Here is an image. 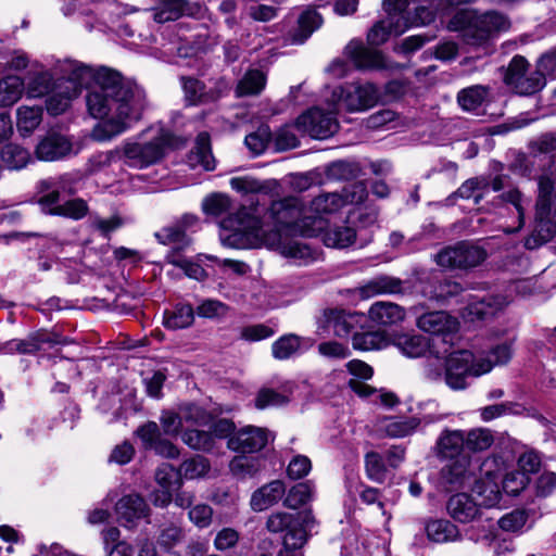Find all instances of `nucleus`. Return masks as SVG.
Instances as JSON below:
<instances>
[{"label": "nucleus", "mask_w": 556, "mask_h": 556, "mask_svg": "<svg viewBox=\"0 0 556 556\" xmlns=\"http://www.w3.org/2000/svg\"><path fill=\"white\" fill-rule=\"evenodd\" d=\"M378 93L372 84L352 83L336 87L331 92V104L349 112L366 111L375 105Z\"/></svg>", "instance_id": "ddd939ff"}, {"label": "nucleus", "mask_w": 556, "mask_h": 556, "mask_svg": "<svg viewBox=\"0 0 556 556\" xmlns=\"http://www.w3.org/2000/svg\"><path fill=\"white\" fill-rule=\"evenodd\" d=\"M286 493L285 483L274 480L253 492L250 501L254 511H263L278 503Z\"/></svg>", "instance_id": "b1692460"}, {"label": "nucleus", "mask_w": 556, "mask_h": 556, "mask_svg": "<svg viewBox=\"0 0 556 556\" xmlns=\"http://www.w3.org/2000/svg\"><path fill=\"white\" fill-rule=\"evenodd\" d=\"M556 166L539 179L533 229L525 240V247L533 250L548 242L556 233Z\"/></svg>", "instance_id": "20e7f679"}, {"label": "nucleus", "mask_w": 556, "mask_h": 556, "mask_svg": "<svg viewBox=\"0 0 556 556\" xmlns=\"http://www.w3.org/2000/svg\"><path fill=\"white\" fill-rule=\"evenodd\" d=\"M269 216L275 229L267 232L261 220L241 207L220 222V241L225 247L249 249L265 245L300 265L316 260L317 253L293 235L316 237L326 226L321 217L307 215L296 197H288L271 203Z\"/></svg>", "instance_id": "f257e3e1"}, {"label": "nucleus", "mask_w": 556, "mask_h": 556, "mask_svg": "<svg viewBox=\"0 0 556 556\" xmlns=\"http://www.w3.org/2000/svg\"><path fill=\"white\" fill-rule=\"evenodd\" d=\"M486 258V251L470 242H458L441 250L435 255L438 265L453 269H469L479 266Z\"/></svg>", "instance_id": "2eb2a0df"}, {"label": "nucleus", "mask_w": 556, "mask_h": 556, "mask_svg": "<svg viewBox=\"0 0 556 556\" xmlns=\"http://www.w3.org/2000/svg\"><path fill=\"white\" fill-rule=\"evenodd\" d=\"M480 471L482 479L473 488V492L480 497L479 505L492 507L501 500L500 479L502 477V459L496 456L485 458Z\"/></svg>", "instance_id": "dca6fc26"}, {"label": "nucleus", "mask_w": 556, "mask_h": 556, "mask_svg": "<svg viewBox=\"0 0 556 556\" xmlns=\"http://www.w3.org/2000/svg\"><path fill=\"white\" fill-rule=\"evenodd\" d=\"M43 110L40 105H21L16 109V128L21 136H30L41 124Z\"/></svg>", "instance_id": "72a5a7b5"}, {"label": "nucleus", "mask_w": 556, "mask_h": 556, "mask_svg": "<svg viewBox=\"0 0 556 556\" xmlns=\"http://www.w3.org/2000/svg\"><path fill=\"white\" fill-rule=\"evenodd\" d=\"M228 306L218 300H205L197 307V314L203 318H219L227 314Z\"/></svg>", "instance_id": "69168bd1"}, {"label": "nucleus", "mask_w": 556, "mask_h": 556, "mask_svg": "<svg viewBox=\"0 0 556 556\" xmlns=\"http://www.w3.org/2000/svg\"><path fill=\"white\" fill-rule=\"evenodd\" d=\"M189 520L198 528H207L212 523L213 509L210 505L198 504L190 508Z\"/></svg>", "instance_id": "0e129e2a"}, {"label": "nucleus", "mask_w": 556, "mask_h": 556, "mask_svg": "<svg viewBox=\"0 0 556 556\" xmlns=\"http://www.w3.org/2000/svg\"><path fill=\"white\" fill-rule=\"evenodd\" d=\"M447 511L450 516L462 523H467L478 516L479 504L468 494L458 493L453 495L447 502Z\"/></svg>", "instance_id": "cd10ccee"}, {"label": "nucleus", "mask_w": 556, "mask_h": 556, "mask_svg": "<svg viewBox=\"0 0 556 556\" xmlns=\"http://www.w3.org/2000/svg\"><path fill=\"white\" fill-rule=\"evenodd\" d=\"M486 96L488 89L483 86L476 85L459 91L457 96V101L463 110L473 111L483 103Z\"/></svg>", "instance_id": "de8ad7c7"}, {"label": "nucleus", "mask_w": 556, "mask_h": 556, "mask_svg": "<svg viewBox=\"0 0 556 556\" xmlns=\"http://www.w3.org/2000/svg\"><path fill=\"white\" fill-rule=\"evenodd\" d=\"M326 330L330 334L344 338L348 337L355 323V317L341 309H330L325 314Z\"/></svg>", "instance_id": "e433bc0d"}, {"label": "nucleus", "mask_w": 556, "mask_h": 556, "mask_svg": "<svg viewBox=\"0 0 556 556\" xmlns=\"http://www.w3.org/2000/svg\"><path fill=\"white\" fill-rule=\"evenodd\" d=\"M194 309L190 304H179L164 315V326L170 330L188 328L193 324Z\"/></svg>", "instance_id": "ea45409f"}, {"label": "nucleus", "mask_w": 556, "mask_h": 556, "mask_svg": "<svg viewBox=\"0 0 556 556\" xmlns=\"http://www.w3.org/2000/svg\"><path fill=\"white\" fill-rule=\"evenodd\" d=\"M365 469L367 477L378 483L384 481L387 467L382 456L377 452H369L365 455Z\"/></svg>", "instance_id": "5fc2aeb1"}, {"label": "nucleus", "mask_w": 556, "mask_h": 556, "mask_svg": "<svg viewBox=\"0 0 556 556\" xmlns=\"http://www.w3.org/2000/svg\"><path fill=\"white\" fill-rule=\"evenodd\" d=\"M115 513L119 523L126 529H135L139 521L149 522L151 509L146 500L139 494L124 495L115 505Z\"/></svg>", "instance_id": "6ab92c4d"}, {"label": "nucleus", "mask_w": 556, "mask_h": 556, "mask_svg": "<svg viewBox=\"0 0 556 556\" xmlns=\"http://www.w3.org/2000/svg\"><path fill=\"white\" fill-rule=\"evenodd\" d=\"M312 470V462L305 455H294L288 466L287 475L292 480H299L306 477Z\"/></svg>", "instance_id": "bf43d9fd"}, {"label": "nucleus", "mask_w": 556, "mask_h": 556, "mask_svg": "<svg viewBox=\"0 0 556 556\" xmlns=\"http://www.w3.org/2000/svg\"><path fill=\"white\" fill-rule=\"evenodd\" d=\"M211 469L207 458L195 455L186 459L179 467L178 475L185 479L193 480L205 477Z\"/></svg>", "instance_id": "49530a36"}, {"label": "nucleus", "mask_w": 556, "mask_h": 556, "mask_svg": "<svg viewBox=\"0 0 556 556\" xmlns=\"http://www.w3.org/2000/svg\"><path fill=\"white\" fill-rule=\"evenodd\" d=\"M511 355V344L507 342L488 353L473 354L467 350L452 352L445 361V383L453 390H464L468 386V378L490 372L494 366L506 364Z\"/></svg>", "instance_id": "7ed1b4c3"}, {"label": "nucleus", "mask_w": 556, "mask_h": 556, "mask_svg": "<svg viewBox=\"0 0 556 556\" xmlns=\"http://www.w3.org/2000/svg\"><path fill=\"white\" fill-rule=\"evenodd\" d=\"M531 291L528 281H517L508 287L507 293L490 294L471 301L465 308L463 317L468 321L483 320L502 312L514 300L513 294L526 295Z\"/></svg>", "instance_id": "9b49d317"}, {"label": "nucleus", "mask_w": 556, "mask_h": 556, "mask_svg": "<svg viewBox=\"0 0 556 556\" xmlns=\"http://www.w3.org/2000/svg\"><path fill=\"white\" fill-rule=\"evenodd\" d=\"M471 476L469 459L463 456L442 468L441 482L450 490L457 489L469 482Z\"/></svg>", "instance_id": "a878e982"}, {"label": "nucleus", "mask_w": 556, "mask_h": 556, "mask_svg": "<svg viewBox=\"0 0 556 556\" xmlns=\"http://www.w3.org/2000/svg\"><path fill=\"white\" fill-rule=\"evenodd\" d=\"M166 261L184 270L186 276L195 279L203 280L206 277V273L203 267L199 264L190 262L184 258L178 252L172 251L166 255Z\"/></svg>", "instance_id": "603ef678"}, {"label": "nucleus", "mask_w": 556, "mask_h": 556, "mask_svg": "<svg viewBox=\"0 0 556 556\" xmlns=\"http://www.w3.org/2000/svg\"><path fill=\"white\" fill-rule=\"evenodd\" d=\"M323 24V17L315 10L304 11L298 21V28L292 36V43H303Z\"/></svg>", "instance_id": "58836bf2"}, {"label": "nucleus", "mask_w": 556, "mask_h": 556, "mask_svg": "<svg viewBox=\"0 0 556 556\" xmlns=\"http://www.w3.org/2000/svg\"><path fill=\"white\" fill-rule=\"evenodd\" d=\"M178 412L182 424L202 426L208 420V414L202 407L194 404H182L178 407Z\"/></svg>", "instance_id": "13d9d810"}, {"label": "nucleus", "mask_w": 556, "mask_h": 556, "mask_svg": "<svg viewBox=\"0 0 556 556\" xmlns=\"http://www.w3.org/2000/svg\"><path fill=\"white\" fill-rule=\"evenodd\" d=\"M316 237H321L326 247L334 249H344L350 247L356 238L355 230L350 226H332L329 227L328 220L326 226Z\"/></svg>", "instance_id": "c756f323"}, {"label": "nucleus", "mask_w": 556, "mask_h": 556, "mask_svg": "<svg viewBox=\"0 0 556 556\" xmlns=\"http://www.w3.org/2000/svg\"><path fill=\"white\" fill-rule=\"evenodd\" d=\"M345 54L359 70H388L391 67L380 51L366 48L358 40L350 41L345 47Z\"/></svg>", "instance_id": "4be33fe9"}, {"label": "nucleus", "mask_w": 556, "mask_h": 556, "mask_svg": "<svg viewBox=\"0 0 556 556\" xmlns=\"http://www.w3.org/2000/svg\"><path fill=\"white\" fill-rule=\"evenodd\" d=\"M315 486L311 481L293 485L287 493L283 504L291 509H298L313 500Z\"/></svg>", "instance_id": "37998d69"}, {"label": "nucleus", "mask_w": 556, "mask_h": 556, "mask_svg": "<svg viewBox=\"0 0 556 556\" xmlns=\"http://www.w3.org/2000/svg\"><path fill=\"white\" fill-rule=\"evenodd\" d=\"M344 206V199L340 193L331 192L316 197L308 210L307 215L312 217H321L325 220L326 215L333 214Z\"/></svg>", "instance_id": "c9c22d12"}, {"label": "nucleus", "mask_w": 556, "mask_h": 556, "mask_svg": "<svg viewBox=\"0 0 556 556\" xmlns=\"http://www.w3.org/2000/svg\"><path fill=\"white\" fill-rule=\"evenodd\" d=\"M172 144V136L162 127H151L140 135L137 140L126 141L123 154L126 163L136 168H144L156 163L164 154L167 146Z\"/></svg>", "instance_id": "0eeeda50"}, {"label": "nucleus", "mask_w": 556, "mask_h": 556, "mask_svg": "<svg viewBox=\"0 0 556 556\" xmlns=\"http://www.w3.org/2000/svg\"><path fill=\"white\" fill-rule=\"evenodd\" d=\"M466 447L465 432L446 429L441 432L437 441V451L441 457L455 458Z\"/></svg>", "instance_id": "473e14b6"}, {"label": "nucleus", "mask_w": 556, "mask_h": 556, "mask_svg": "<svg viewBox=\"0 0 556 556\" xmlns=\"http://www.w3.org/2000/svg\"><path fill=\"white\" fill-rule=\"evenodd\" d=\"M191 166L200 165L205 170L215 168V160L211 151L210 137L206 132H201L197 137L195 147L189 156Z\"/></svg>", "instance_id": "4c0bfd02"}, {"label": "nucleus", "mask_w": 556, "mask_h": 556, "mask_svg": "<svg viewBox=\"0 0 556 556\" xmlns=\"http://www.w3.org/2000/svg\"><path fill=\"white\" fill-rule=\"evenodd\" d=\"M500 481H502L503 490L507 494L517 495L529 483V477L525 472L514 469L505 475L502 472Z\"/></svg>", "instance_id": "4d7b16f0"}, {"label": "nucleus", "mask_w": 556, "mask_h": 556, "mask_svg": "<svg viewBox=\"0 0 556 556\" xmlns=\"http://www.w3.org/2000/svg\"><path fill=\"white\" fill-rule=\"evenodd\" d=\"M403 291V281L392 276H377L367 281L361 292L364 296H375L378 294H395Z\"/></svg>", "instance_id": "f704fd0d"}, {"label": "nucleus", "mask_w": 556, "mask_h": 556, "mask_svg": "<svg viewBox=\"0 0 556 556\" xmlns=\"http://www.w3.org/2000/svg\"><path fill=\"white\" fill-rule=\"evenodd\" d=\"M420 426V419L415 416H389L378 421V430L390 438H405L413 434Z\"/></svg>", "instance_id": "393cba45"}, {"label": "nucleus", "mask_w": 556, "mask_h": 556, "mask_svg": "<svg viewBox=\"0 0 556 556\" xmlns=\"http://www.w3.org/2000/svg\"><path fill=\"white\" fill-rule=\"evenodd\" d=\"M429 541L435 544H446L462 541V533L456 525L447 519H432L425 526Z\"/></svg>", "instance_id": "bb28decb"}, {"label": "nucleus", "mask_w": 556, "mask_h": 556, "mask_svg": "<svg viewBox=\"0 0 556 556\" xmlns=\"http://www.w3.org/2000/svg\"><path fill=\"white\" fill-rule=\"evenodd\" d=\"M230 187L239 193H262L266 187L257 179L251 176L233 177L229 181Z\"/></svg>", "instance_id": "052dcab7"}, {"label": "nucleus", "mask_w": 556, "mask_h": 556, "mask_svg": "<svg viewBox=\"0 0 556 556\" xmlns=\"http://www.w3.org/2000/svg\"><path fill=\"white\" fill-rule=\"evenodd\" d=\"M294 127L301 134L315 139L329 138L339 128L336 110L333 109L327 113L319 108L307 110L296 118Z\"/></svg>", "instance_id": "f3484780"}, {"label": "nucleus", "mask_w": 556, "mask_h": 556, "mask_svg": "<svg viewBox=\"0 0 556 556\" xmlns=\"http://www.w3.org/2000/svg\"><path fill=\"white\" fill-rule=\"evenodd\" d=\"M160 422L165 434L177 437L181 435L184 424L179 412L164 410L160 417Z\"/></svg>", "instance_id": "680f3d73"}, {"label": "nucleus", "mask_w": 556, "mask_h": 556, "mask_svg": "<svg viewBox=\"0 0 556 556\" xmlns=\"http://www.w3.org/2000/svg\"><path fill=\"white\" fill-rule=\"evenodd\" d=\"M301 346V339L294 334H289L274 342L271 346L273 355L277 359H287L294 355Z\"/></svg>", "instance_id": "864d4df0"}, {"label": "nucleus", "mask_w": 556, "mask_h": 556, "mask_svg": "<svg viewBox=\"0 0 556 556\" xmlns=\"http://www.w3.org/2000/svg\"><path fill=\"white\" fill-rule=\"evenodd\" d=\"M346 368L355 377L349 381V386L356 394L366 397L375 392L371 387L362 381L372 377L374 370L368 364L363 361L353 359L346 363Z\"/></svg>", "instance_id": "7c9ffc66"}, {"label": "nucleus", "mask_w": 556, "mask_h": 556, "mask_svg": "<svg viewBox=\"0 0 556 556\" xmlns=\"http://www.w3.org/2000/svg\"><path fill=\"white\" fill-rule=\"evenodd\" d=\"M269 130L265 127L252 132L245 137V146L254 154H261L265 151L269 141Z\"/></svg>", "instance_id": "774afa93"}, {"label": "nucleus", "mask_w": 556, "mask_h": 556, "mask_svg": "<svg viewBox=\"0 0 556 556\" xmlns=\"http://www.w3.org/2000/svg\"><path fill=\"white\" fill-rule=\"evenodd\" d=\"M203 212L213 217H219L231 208V200L225 193H213L202 202Z\"/></svg>", "instance_id": "3c124183"}, {"label": "nucleus", "mask_w": 556, "mask_h": 556, "mask_svg": "<svg viewBox=\"0 0 556 556\" xmlns=\"http://www.w3.org/2000/svg\"><path fill=\"white\" fill-rule=\"evenodd\" d=\"M543 68L529 70V63L523 56L517 55L510 61L505 83L519 94H533L545 85Z\"/></svg>", "instance_id": "4468645a"}, {"label": "nucleus", "mask_w": 556, "mask_h": 556, "mask_svg": "<svg viewBox=\"0 0 556 556\" xmlns=\"http://www.w3.org/2000/svg\"><path fill=\"white\" fill-rule=\"evenodd\" d=\"M266 84V77L258 70H251L239 80L236 92L238 97L260 93Z\"/></svg>", "instance_id": "a18cd8bd"}, {"label": "nucleus", "mask_w": 556, "mask_h": 556, "mask_svg": "<svg viewBox=\"0 0 556 556\" xmlns=\"http://www.w3.org/2000/svg\"><path fill=\"white\" fill-rule=\"evenodd\" d=\"M369 318L379 325L390 326L402 321L405 318V311L392 302H376L368 311Z\"/></svg>", "instance_id": "2f4dec72"}, {"label": "nucleus", "mask_w": 556, "mask_h": 556, "mask_svg": "<svg viewBox=\"0 0 556 556\" xmlns=\"http://www.w3.org/2000/svg\"><path fill=\"white\" fill-rule=\"evenodd\" d=\"M509 27L510 21L502 13L491 11L477 15L466 9L457 11L448 23V29L464 31L465 41L472 46H480Z\"/></svg>", "instance_id": "423d86ee"}, {"label": "nucleus", "mask_w": 556, "mask_h": 556, "mask_svg": "<svg viewBox=\"0 0 556 556\" xmlns=\"http://www.w3.org/2000/svg\"><path fill=\"white\" fill-rule=\"evenodd\" d=\"M288 397L271 390L263 389L258 392L255 399V406L258 409H265L274 406H281L288 402Z\"/></svg>", "instance_id": "338daca9"}, {"label": "nucleus", "mask_w": 556, "mask_h": 556, "mask_svg": "<svg viewBox=\"0 0 556 556\" xmlns=\"http://www.w3.org/2000/svg\"><path fill=\"white\" fill-rule=\"evenodd\" d=\"M61 340L52 333L47 331H37L30 334L27 339L24 340H12L8 343V350L10 352H17L22 354L34 353L38 350H41L45 344H59Z\"/></svg>", "instance_id": "c85d7f7f"}, {"label": "nucleus", "mask_w": 556, "mask_h": 556, "mask_svg": "<svg viewBox=\"0 0 556 556\" xmlns=\"http://www.w3.org/2000/svg\"><path fill=\"white\" fill-rule=\"evenodd\" d=\"M417 326L425 332L442 336V341L447 343L446 338L458 331L459 321L447 313L440 311L421 315L417 320Z\"/></svg>", "instance_id": "412c9836"}, {"label": "nucleus", "mask_w": 556, "mask_h": 556, "mask_svg": "<svg viewBox=\"0 0 556 556\" xmlns=\"http://www.w3.org/2000/svg\"><path fill=\"white\" fill-rule=\"evenodd\" d=\"M394 345L407 357L417 358L430 352L431 358L427 362L426 375L431 380H438L445 376V357L438 351L437 341L432 343L421 334H399L394 338Z\"/></svg>", "instance_id": "1a4fd4ad"}, {"label": "nucleus", "mask_w": 556, "mask_h": 556, "mask_svg": "<svg viewBox=\"0 0 556 556\" xmlns=\"http://www.w3.org/2000/svg\"><path fill=\"white\" fill-rule=\"evenodd\" d=\"M229 469L238 479L252 478L261 470V460L258 457L238 455L231 459Z\"/></svg>", "instance_id": "c03bdc74"}, {"label": "nucleus", "mask_w": 556, "mask_h": 556, "mask_svg": "<svg viewBox=\"0 0 556 556\" xmlns=\"http://www.w3.org/2000/svg\"><path fill=\"white\" fill-rule=\"evenodd\" d=\"M86 94L88 114L99 122L91 131L92 139L103 142L126 131L139 119L146 94L136 84L126 80L111 68L92 70Z\"/></svg>", "instance_id": "f03ea898"}, {"label": "nucleus", "mask_w": 556, "mask_h": 556, "mask_svg": "<svg viewBox=\"0 0 556 556\" xmlns=\"http://www.w3.org/2000/svg\"><path fill=\"white\" fill-rule=\"evenodd\" d=\"M315 518L309 510L298 514L275 511L266 520V529L271 533L286 531L285 546L303 547L307 540V532L312 530Z\"/></svg>", "instance_id": "6e6552de"}, {"label": "nucleus", "mask_w": 556, "mask_h": 556, "mask_svg": "<svg viewBox=\"0 0 556 556\" xmlns=\"http://www.w3.org/2000/svg\"><path fill=\"white\" fill-rule=\"evenodd\" d=\"M529 204L530 200L516 188L509 189L496 197L494 205L497 208L496 213L500 218L504 219L500 227L505 233H515L522 229L525 213Z\"/></svg>", "instance_id": "f8f14e48"}, {"label": "nucleus", "mask_w": 556, "mask_h": 556, "mask_svg": "<svg viewBox=\"0 0 556 556\" xmlns=\"http://www.w3.org/2000/svg\"><path fill=\"white\" fill-rule=\"evenodd\" d=\"M53 83L50 73L41 72L28 84L27 92L34 98L42 97L52 89Z\"/></svg>", "instance_id": "e2e57ef3"}, {"label": "nucleus", "mask_w": 556, "mask_h": 556, "mask_svg": "<svg viewBox=\"0 0 556 556\" xmlns=\"http://www.w3.org/2000/svg\"><path fill=\"white\" fill-rule=\"evenodd\" d=\"M2 161L11 169H20L25 167L30 161V153L16 144H8L1 152Z\"/></svg>", "instance_id": "09e8293b"}, {"label": "nucleus", "mask_w": 556, "mask_h": 556, "mask_svg": "<svg viewBox=\"0 0 556 556\" xmlns=\"http://www.w3.org/2000/svg\"><path fill=\"white\" fill-rule=\"evenodd\" d=\"M24 92V81L21 77L9 75L0 80V106H11L20 100Z\"/></svg>", "instance_id": "a19ab883"}, {"label": "nucleus", "mask_w": 556, "mask_h": 556, "mask_svg": "<svg viewBox=\"0 0 556 556\" xmlns=\"http://www.w3.org/2000/svg\"><path fill=\"white\" fill-rule=\"evenodd\" d=\"M270 432L265 428L245 426L228 440V447L238 453H255L268 443Z\"/></svg>", "instance_id": "aec40b11"}, {"label": "nucleus", "mask_w": 556, "mask_h": 556, "mask_svg": "<svg viewBox=\"0 0 556 556\" xmlns=\"http://www.w3.org/2000/svg\"><path fill=\"white\" fill-rule=\"evenodd\" d=\"M58 71L61 74L47 93V111L51 115L64 113L71 105L83 86L88 85L92 76V68L75 61L59 62Z\"/></svg>", "instance_id": "39448f33"}, {"label": "nucleus", "mask_w": 556, "mask_h": 556, "mask_svg": "<svg viewBox=\"0 0 556 556\" xmlns=\"http://www.w3.org/2000/svg\"><path fill=\"white\" fill-rule=\"evenodd\" d=\"M466 448L480 452L489 448L493 443V435L486 429H472L465 434Z\"/></svg>", "instance_id": "6e6d98bb"}, {"label": "nucleus", "mask_w": 556, "mask_h": 556, "mask_svg": "<svg viewBox=\"0 0 556 556\" xmlns=\"http://www.w3.org/2000/svg\"><path fill=\"white\" fill-rule=\"evenodd\" d=\"M79 151L80 146L77 142L56 130L48 131L35 149L37 159L45 162L60 161L76 155Z\"/></svg>", "instance_id": "a211bd4d"}, {"label": "nucleus", "mask_w": 556, "mask_h": 556, "mask_svg": "<svg viewBox=\"0 0 556 556\" xmlns=\"http://www.w3.org/2000/svg\"><path fill=\"white\" fill-rule=\"evenodd\" d=\"M181 440L195 451L211 452L215 447L214 435L210 431L186 428L181 432Z\"/></svg>", "instance_id": "79ce46f5"}, {"label": "nucleus", "mask_w": 556, "mask_h": 556, "mask_svg": "<svg viewBox=\"0 0 556 556\" xmlns=\"http://www.w3.org/2000/svg\"><path fill=\"white\" fill-rule=\"evenodd\" d=\"M200 5L188 0H159L153 9L156 23L176 21L184 15L193 16L200 11Z\"/></svg>", "instance_id": "5701e85b"}, {"label": "nucleus", "mask_w": 556, "mask_h": 556, "mask_svg": "<svg viewBox=\"0 0 556 556\" xmlns=\"http://www.w3.org/2000/svg\"><path fill=\"white\" fill-rule=\"evenodd\" d=\"M489 181L483 177H477L466 180L456 191V195L463 199H473L479 203L488 191Z\"/></svg>", "instance_id": "8fccbe9b"}, {"label": "nucleus", "mask_w": 556, "mask_h": 556, "mask_svg": "<svg viewBox=\"0 0 556 556\" xmlns=\"http://www.w3.org/2000/svg\"><path fill=\"white\" fill-rule=\"evenodd\" d=\"M408 0H384L383 9L387 16L378 21L368 31L367 41L370 46L384 43L391 35L399 36L409 28L406 9Z\"/></svg>", "instance_id": "9d476101"}]
</instances>
